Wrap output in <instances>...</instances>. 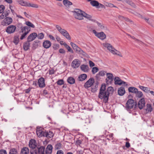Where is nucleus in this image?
I'll return each instance as SVG.
<instances>
[{"label": "nucleus", "instance_id": "nucleus-1", "mask_svg": "<svg viewBox=\"0 0 154 154\" xmlns=\"http://www.w3.org/2000/svg\"><path fill=\"white\" fill-rule=\"evenodd\" d=\"M36 133L38 136L39 137L43 136L48 138L52 137L54 136V134L51 131H44L42 129H40L38 127L37 128Z\"/></svg>", "mask_w": 154, "mask_h": 154}, {"label": "nucleus", "instance_id": "nucleus-2", "mask_svg": "<svg viewBox=\"0 0 154 154\" xmlns=\"http://www.w3.org/2000/svg\"><path fill=\"white\" fill-rule=\"evenodd\" d=\"M103 45L112 54L122 57L121 53L119 51L116 50L110 44L105 43L103 44Z\"/></svg>", "mask_w": 154, "mask_h": 154}, {"label": "nucleus", "instance_id": "nucleus-3", "mask_svg": "<svg viewBox=\"0 0 154 154\" xmlns=\"http://www.w3.org/2000/svg\"><path fill=\"white\" fill-rule=\"evenodd\" d=\"M56 28L57 30L63 36L68 40H70V36L68 32L66 30L62 29L61 27L59 25H56Z\"/></svg>", "mask_w": 154, "mask_h": 154}, {"label": "nucleus", "instance_id": "nucleus-4", "mask_svg": "<svg viewBox=\"0 0 154 154\" xmlns=\"http://www.w3.org/2000/svg\"><path fill=\"white\" fill-rule=\"evenodd\" d=\"M84 11L79 9H75L72 12L73 15L76 19L81 20L83 19V14Z\"/></svg>", "mask_w": 154, "mask_h": 154}, {"label": "nucleus", "instance_id": "nucleus-5", "mask_svg": "<svg viewBox=\"0 0 154 154\" xmlns=\"http://www.w3.org/2000/svg\"><path fill=\"white\" fill-rule=\"evenodd\" d=\"M21 32L23 33L20 37L21 40H23L25 38L26 35L29 32L30 28L27 26L21 27L20 28Z\"/></svg>", "mask_w": 154, "mask_h": 154}, {"label": "nucleus", "instance_id": "nucleus-6", "mask_svg": "<svg viewBox=\"0 0 154 154\" xmlns=\"http://www.w3.org/2000/svg\"><path fill=\"white\" fill-rule=\"evenodd\" d=\"M114 92L113 88L111 86L108 87L105 94L104 102L106 103L107 102L109 94H112Z\"/></svg>", "mask_w": 154, "mask_h": 154}, {"label": "nucleus", "instance_id": "nucleus-7", "mask_svg": "<svg viewBox=\"0 0 154 154\" xmlns=\"http://www.w3.org/2000/svg\"><path fill=\"white\" fill-rule=\"evenodd\" d=\"M45 147L41 146L38 148L37 150L36 149H31L30 151L31 154H44Z\"/></svg>", "mask_w": 154, "mask_h": 154}, {"label": "nucleus", "instance_id": "nucleus-8", "mask_svg": "<svg viewBox=\"0 0 154 154\" xmlns=\"http://www.w3.org/2000/svg\"><path fill=\"white\" fill-rule=\"evenodd\" d=\"M106 85L104 84L102 85L100 90V92L98 95L99 97L101 99H103L104 101V97L106 91Z\"/></svg>", "mask_w": 154, "mask_h": 154}, {"label": "nucleus", "instance_id": "nucleus-9", "mask_svg": "<svg viewBox=\"0 0 154 154\" xmlns=\"http://www.w3.org/2000/svg\"><path fill=\"white\" fill-rule=\"evenodd\" d=\"M135 104L132 99H129L127 101L125 107L127 109H130L133 108Z\"/></svg>", "mask_w": 154, "mask_h": 154}, {"label": "nucleus", "instance_id": "nucleus-10", "mask_svg": "<svg viewBox=\"0 0 154 154\" xmlns=\"http://www.w3.org/2000/svg\"><path fill=\"white\" fill-rule=\"evenodd\" d=\"M90 2L91 5L94 7H95L97 8H103L104 6L100 3H99L97 1L94 0H89Z\"/></svg>", "mask_w": 154, "mask_h": 154}, {"label": "nucleus", "instance_id": "nucleus-11", "mask_svg": "<svg viewBox=\"0 0 154 154\" xmlns=\"http://www.w3.org/2000/svg\"><path fill=\"white\" fill-rule=\"evenodd\" d=\"M93 32L95 34L96 36L101 40L104 39L106 38V35L103 32H97L95 30H93Z\"/></svg>", "mask_w": 154, "mask_h": 154}, {"label": "nucleus", "instance_id": "nucleus-12", "mask_svg": "<svg viewBox=\"0 0 154 154\" xmlns=\"http://www.w3.org/2000/svg\"><path fill=\"white\" fill-rule=\"evenodd\" d=\"M12 19L9 17H7L3 19L2 22V24L3 26H7L10 24L12 22Z\"/></svg>", "mask_w": 154, "mask_h": 154}, {"label": "nucleus", "instance_id": "nucleus-13", "mask_svg": "<svg viewBox=\"0 0 154 154\" xmlns=\"http://www.w3.org/2000/svg\"><path fill=\"white\" fill-rule=\"evenodd\" d=\"M115 84L116 85H123L126 86L127 85V84L125 82L122 81L119 77H116L114 79Z\"/></svg>", "mask_w": 154, "mask_h": 154}, {"label": "nucleus", "instance_id": "nucleus-14", "mask_svg": "<svg viewBox=\"0 0 154 154\" xmlns=\"http://www.w3.org/2000/svg\"><path fill=\"white\" fill-rule=\"evenodd\" d=\"M80 61L78 59H75L72 62L71 66L73 68L76 69L80 66Z\"/></svg>", "mask_w": 154, "mask_h": 154}, {"label": "nucleus", "instance_id": "nucleus-15", "mask_svg": "<svg viewBox=\"0 0 154 154\" xmlns=\"http://www.w3.org/2000/svg\"><path fill=\"white\" fill-rule=\"evenodd\" d=\"M143 110V112L145 114H147L151 112L152 110V108L151 105L150 104H147Z\"/></svg>", "mask_w": 154, "mask_h": 154}, {"label": "nucleus", "instance_id": "nucleus-16", "mask_svg": "<svg viewBox=\"0 0 154 154\" xmlns=\"http://www.w3.org/2000/svg\"><path fill=\"white\" fill-rule=\"evenodd\" d=\"M94 82V80L93 78H91L86 82L84 86L85 88H88L91 87Z\"/></svg>", "mask_w": 154, "mask_h": 154}, {"label": "nucleus", "instance_id": "nucleus-17", "mask_svg": "<svg viewBox=\"0 0 154 154\" xmlns=\"http://www.w3.org/2000/svg\"><path fill=\"white\" fill-rule=\"evenodd\" d=\"M16 29V27L15 26L10 25L7 27L6 31L8 34H11L15 32Z\"/></svg>", "mask_w": 154, "mask_h": 154}, {"label": "nucleus", "instance_id": "nucleus-18", "mask_svg": "<svg viewBox=\"0 0 154 154\" xmlns=\"http://www.w3.org/2000/svg\"><path fill=\"white\" fill-rule=\"evenodd\" d=\"M37 36V34L35 32H33L28 37L27 40L28 42H31L34 40Z\"/></svg>", "mask_w": 154, "mask_h": 154}, {"label": "nucleus", "instance_id": "nucleus-19", "mask_svg": "<svg viewBox=\"0 0 154 154\" xmlns=\"http://www.w3.org/2000/svg\"><path fill=\"white\" fill-rule=\"evenodd\" d=\"M107 79H106V82L111 83L113 81V74L110 73H107L106 74Z\"/></svg>", "mask_w": 154, "mask_h": 154}, {"label": "nucleus", "instance_id": "nucleus-20", "mask_svg": "<svg viewBox=\"0 0 154 154\" xmlns=\"http://www.w3.org/2000/svg\"><path fill=\"white\" fill-rule=\"evenodd\" d=\"M145 104V102L144 98H143L139 101L138 103L139 108L141 109L144 106Z\"/></svg>", "mask_w": 154, "mask_h": 154}, {"label": "nucleus", "instance_id": "nucleus-21", "mask_svg": "<svg viewBox=\"0 0 154 154\" xmlns=\"http://www.w3.org/2000/svg\"><path fill=\"white\" fill-rule=\"evenodd\" d=\"M29 147L32 149H34L36 146V143L35 140L34 139H31L29 142Z\"/></svg>", "mask_w": 154, "mask_h": 154}, {"label": "nucleus", "instance_id": "nucleus-22", "mask_svg": "<svg viewBox=\"0 0 154 154\" xmlns=\"http://www.w3.org/2000/svg\"><path fill=\"white\" fill-rule=\"evenodd\" d=\"M38 83L40 88H43L45 86V79L42 77L40 78L38 80Z\"/></svg>", "mask_w": 154, "mask_h": 154}, {"label": "nucleus", "instance_id": "nucleus-23", "mask_svg": "<svg viewBox=\"0 0 154 154\" xmlns=\"http://www.w3.org/2000/svg\"><path fill=\"white\" fill-rule=\"evenodd\" d=\"M81 69L84 72H88L89 70V68L88 65L83 64L80 66Z\"/></svg>", "mask_w": 154, "mask_h": 154}, {"label": "nucleus", "instance_id": "nucleus-24", "mask_svg": "<svg viewBox=\"0 0 154 154\" xmlns=\"http://www.w3.org/2000/svg\"><path fill=\"white\" fill-rule=\"evenodd\" d=\"M70 45L73 49L75 50V51L77 53H78L81 49L78 46L72 42H71L70 43Z\"/></svg>", "mask_w": 154, "mask_h": 154}, {"label": "nucleus", "instance_id": "nucleus-25", "mask_svg": "<svg viewBox=\"0 0 154 154\" xmlns=\"http://www.w3.org/2000/svg\"><path fill=\"white\" fill-rule=\"evenodd\" d=\"M51 42L48 40H45L43 43V46L46 48H49L51 46Z\"/></svg>", "mask_w": 154, "mask_h": 154}, {"label": "nucleus", "instance_id": "nucleus-26", "mask_svg": "<svg viewBox=\"0 0 154 154\" xmlns=\"http://www.w3.org/2000/svg\"><path fill=\"white\" fill-rule=\"evenodd\" d=\"M125 92V88L123 87H121L119 88L118 91V94L120 96L123 95Z\"/></svg>", "mask_w": 154, "mask_h": 154}, {"label": "nucleus", "instance_id": "nucleus-27", "mask_svg": "<svg viewBox=\"0 0 154 154\" xmlns=\"http://www.w3.org/2000/svg\"><path fill=\"white\" fill-rule=\"evenodd\" d=\"M87 77V75L85 74H83L80 75L78 79L79 81H82L85 80Z\"/></svg>", "mask_w": 154, "mask_h": 154}, {"label": "nucleus", "instance_id": "nucleus-28", "mask_svg": "<svg viewBox=\"0 0 154 154\" xmlns=\"http://www.w3.org/2000/svg\"><path fill=\"white\" fill-rule=\"evenodd\" d=\"M29 42H28V41L27 40L26 42L24 43L23 48L25 50L27 51L29 49L30 46Z\"/></svg>", "mask_w": 154, "mask_h": 154}, {"label": "nucleus", "instance_id": "nucleus-29", "mask_svg": "<svg viewBox=\"0 0 154 154\" xmlns=\"http://www.w3.org/2000/svg\"><path fill=\"white\" fill-rule=\"evenodd\" d=\"M29 150L28 148L23 147L21 150L20 154H29Z\"/></svg>", "mask_w": 154, "mask_h": 154}, {"label": "nucleus", "instance_id": "nucleus-30", "mask_svg": "<svg viewBox=\"0 0 154 154\" xmlns=\"http://www.w3.org/2000/svg\"><path fill=\"white\" fill-rule=\"evenodd\" d=\"M26 6L29 7H32L34 8H38V6L37 4L34 3H31L27 2Z\"/></svg>", "mask_w": 154, "mask_h": 154}, {"label": "nucleus", "instance_id": "nucleus-31", "mask_svg": "<svg viewBox=\"0 0 154 154\" xmlns=\"http://www.w3.org/2000/svg\"><path fill=\"white\" fill-rule=\"evenodd\" d=\"M129 92H131L133 93H136L137 91V89L133 87H130L128 88Z\"/></svg>", "mask_w": 154, "mask_h": 154}, {"label": "nucleus", "instance_id": "nucleus-32", "mask_svg": "<svg viewBox=\"0 0 154 154\" xmlns=\"http://www.w3.org/2000/svg\"><path fill=\"white\" fill-rule=\"evenodd\" d=\"M139 87L141 90H142L146 93H148V92L150 91L149 88L144 87L141 85L139 86Z\"/></svg>", "mask_w": 154, "mask_h": 154}, {"label": "nucleus", "instance_id": "nucleus-33", "mask_svg": "<svg viewBox=\"0 0 154 154\" xmlns=\"http://www.w3.org/2000/svg\"><path fill=\"white\" fill-rule=\"evenodd\" d=\"M53 147L52 145H48L46 149V153H51L52 152Z\"/></svg>", "mask_w": 154, "mask_h": 154}, {"label": "nucleus", "instance_id": "nucleus-34", "mask_svg": "<svg viewBox=\"0 0 154 154\" xmlns=\"http://www.w3.org/2000/svg\"><path fill=\"white\" fill-rule=\"evenodd\" d=\"M67 82L70 84H72L75 82V79L72 77H69L67 79Z\"/></svg>", "mask_w": 154, "mask_h": 154}, {"label": "nucleus", "instance_id": "nucleus-35", "mask_svg": "<svg viewBox=\"0 0 154 154\" xmlns=\"http://www.w3.org/2000/svg\"><path fill=\"white\" fill-rule=\"evenodd\" d=\"M63 4L66 7L72 5V3L68 0H63Z\"/></svg>", "mask_w": 154, "mask_h": 154}, {"label": "nucleus", "instance_id": "nucleus-36", "mask_svg": "<svg viewBox=\"0 0 154 154\" xmlns=\"http://www.w3.org/2000/svg\"><path fill=\"white\" fill-rule=\"evenodd\" d=\"M83 17H85V18L89 20H91L92 18V16L91 15L87 14L84 12H83Z\"/></svg>", "mask_w": 154, "mask_h": 154}, {"label": "nucleus", "instance_id": "nucleus-37", "mask_svg": "<svg viewBox=\"0 0 154 154\" xmlns=\"http://www.w3.org/2000/svg\"><path fill=\"white\" fill-rule=\"evenodd\" d=\"M16 1L22 6H26L27 3L26 2H24L23 0H16Z\"/></svg>", "mask_w": 154, "mask_h": 154}, {"label": "nucleus", "instance_id": "nucleus-38", "mask_svg": "<svg viewBox=\"0 0 154 154\" xmlns=\"http://www.w3.org/2000/svg\"><path fill=\"white\" fill-rule=\"evenodd\" d=\"M19 41V38L17 36H14V37L13 42L16 45H17Z\"/></svg>", "mask_w": 154, "mask_h": 154}, {"label": "nucleus", "instance_id": "nucleus-39", "mask_svg": "<svg viewBox=\"0 0 154 154\" xmlns=\"http://www.w3.org/2000/svg\"><path fill=\"white\" fill-rule=\"evenodd\" d=\"M106 74V72L103 70H101L98 73L97 75V76H104Z\"/></svg>", "mask_w": 154, "mask_h": 154}, {"label": "nucleus", "instance_id": "nucleus-40", "mask_svg": "<svg viewBox=\"0 0 154 154\" xmlns=\"http://www.w3.org/2000/svg\"><path fill=\"white\" fill-rule=\"evenodd\" d=\"M63 45L65 46V47L67 49L68 51L72 53H73V51L70 47L66 43H64Z\"/></svg>", "mask_w": 154, "mask_h": 154}, {"label": "nucleus", "instance_id": "nucleus-41", "mask_svg": "<svg viewBox=\"0 0 154 154\" xmlns=\"http://www.w3.org/2000/svg\"><path fill=\"white\" fill-rule=\"evenodd\" d=\"M99 71V69L97 67H94L92 69L91 72L93 74H94Z\"/></svg>", "mask_w": 154, "mask_h": 154}, {"label": "nucleus", "instance_id": "nucleus-42", "mask_svg": "<svg viewBox=\"0 0 154 154\" xmlns=\"http://www.w3.org/2000/svg\"><path fill=\"white\" fill-rule=\"evenodd\" d=\"M9 154H17V152L16 149L14 148L11 149L10 150Z\"/></svg>", "mask_w": 154, "mask_h": 154}, {"label": "nucleus", "instance_id": "nucleus-43", "mask_svg": "<svg viewBox=\"0 0 154 154\" xmlns=\"http://www.w3.org/2000/svg\"><path fill=\"white\" fill-rule=\"evenodd\" d=\"M25 24L27 26L31 27L32 28H34L35 27V26L33 24L29 21H27L26 22Z\"/></svg>", "mask_w": 154, "mask_h": 154}, {"label": "nucleus", "instance_id": "nucleus-44", "mask_svg": "<svg viewBox=\"0 0 154 154\" xmlns=\"http://www.w3.org/2000/svg\"><path fill=\"white\" fill-rule=\"evenodd\" d=\"M37 38L38 39H42L44 37V35L42 33H41L37 35Z\"/></svg>", "mask_w": 154, "mask_h": 154}, {"label": "nucleus", "instance_id": "nucleus-45", "mask_svg": "<svg viewBox=\"0 0 154 154\" xmlns=\"http://www.w3.org/2000/svg\"><path fill=\"white\" fill-rule=\"evenodd\" d=\"M78 54H81L84 57H86L87 55V54L81 49H80Z\"/></svg>", "mask_w": 154, "mask_h": 154}, {"label": "nucleus", "instance_id": "nucleus-46", "mask_svg": "<svg viewBox=\"0 0 154 154\" xmlns=\"http://www.w3.org/2000/svg\"><path fill=\"white\" fill-rule=\"evenodd\" d=\"M136 94L137 96L139 98L141 97L143 95L142 93L140 91H138V90Z\"/></svg>", "mask_w": 154, "mask_h": 154}, {"label": "nucleus", "instance_id": "nucleus-47", "mask_svg": "<svg viewBox=\"0 0 154 154\" xmlns=\"http://www.w3.org/2000/svg\"><path fill=\"white\" fill-rule=\"evenodd\" d=\"M61 144L60 143H57L55 146V148L57 149L61 148Z\"/></svg>", "mask_w": 154, "mask_h": 154}, {"label": "nucleus", "instance_id": "nucleus-48", "mask_svg": "<svg viewBox=\"0 0 154 154\" xmlns=\"http://www.w3.org/2000/svg\"><path fill=\"white\" fill-rule=\"evenodd\" d=\"M5 9V7L3 5H0V14L2 13Z\"/></svg>", "mask_w": 154, "mask_h": 154}, {"label": "nucleus", "instance_id": "nucleus-49", "mask_svg": "<svg viewBox=\"0 0 154 154\" xmlns=\"http://www.w3.org/2000/svg\"><path fill=\"white\" fill-rule=\"evenodd\" d=\"M57 84L59 85H62L64 84L63 81L62 79L60 80L57 82Z\"/></svg>", "mask_w": 154, "mask_h": 154}, {"label": "nucleus", "instance_id": "nucleus-50", "mask_svg": "<svg viewBox=\"0 0 154 154\" xmlns=\"http://www.w3.org/2000/svg\"><path fill=\"white\" fill-rule=\"evenodd\" d=\"M127 35L130 36L131 38L132 39H134L135 41H136V42H139V43H140V42H141L140 41H139L138 39L134 37V36H131V35H130L129 34H127Z\"/></svg>", "mask_w": 154, "mask_h": 154}, {"label": "nucleus", "instance_id": "nucleus-51", "mask_svg": "<svg viewBox=\"0 0 154 154\" xmlns=\"http://www.w3.org/2000/svg\"><path fill=\"white\" fill-rule=\"evenodd\" d=\"M89 65L90 67H92L95 66L94 63L91 61L89 60Z\"/></svg>", "mask_w": 154, "mask_h": 154}, {"label": "nucleus", "instance_id": "nucleus-52", "mask_svg": "<svg viewBox=\"0 0 154 154\" xmlns=\"http://www.w3.org/2000/svg\"><path fill=\"white\" fill-rule=\"evenodd\" d=\"M98 26L100 27V28L102 29H103L104 27L103 25H102L100 23L97 22Z\"/></svg>", "mask_w": 154, "mask_h": 154}, {"label": "nucleus", "instance_id": "nucleus-53", "mask_svg": "<svg viewBox=\"0 0 154 154\" xmlns=\"http://www.w3.org/2000/svg\"><path fill=\"white\" fill-rule=\"evenodd\" d=\"M0 154H7V153L5 150L2 149L0 151Z\"/></svg>", "mask_w": 154, "mask_h": 154}, {"label": "nucleus", "instance_id": "nucleus-54", "mask_svg": "<svg viewBox=\"0 0 154 154\" xmlns=\"http://www.w3.org/2000/svg\"><path fill=\"white\" fill-rule=\"evenodd\" d=\"M59 52L61 54H65V51L62 48L59 49Z\"/></svg>", "mask_w": 154, "mask_h": 154}, {"label": "nucleus", "instance_id": "nucleus-55", "mask_svg": "<svg viewBox=\"0 0 154 154\" xmlns=\"http://www.w3.org/2000/svg\"><path fill=\"white\" fill-rule=\"evenodd\" d=\"M107 6L111 8L116 7L114 6L113 4L110 3H108Z\"/></svg>", "mask_w": 154, "mask_h": 154}, {"label": "nucleus", "instance_id": "nucleus-56", "mask_svg": "<svg viewBox=\"0 0 154 154\" xmlns=\"http://www.w3.org/2000/svg\"><path fill=\"white\" fill-rule=\"evenodd\" d=\"M57 154H63V152L62 150H60L57 151Z\"/></svg>", "mask_w": 154, "mask_h": 154}, {"label": "nucleus", "instance_id": "nucleus-57", "mask_svg": "<svg viewBox=\"0 0 154 154\" xmlns=\"http://www.w3.org/2000/svg\"><path fill=\"white\" fill-rule=\"evenodd\" d=\"M49 37L51 39L54 40H55V38H54L51 35H48Z\"/></svg>", "mask_w": 154, "mask_h": 154}, {"label": "nucleus", "instance_id": "nucleus-58", "mask_svg": "<svg viewBox=\"0 0 154 154\" xmlns=\"http://www.w3.org/2000/svg\"><path fill=\"white\" fill-rule=\"evenodd\" d=\"M130 143L128 142H127L125 144V146L127 148H129L130 147Z\"/></svg>", "mask_w": 154, "mask_h": 154}, {"label": "nucleus", "instance_id": "nucleus-59", "mask_svg": "<svg viewBox=\"0 0 154 154\" xmlns=\"http://www.w3.org/2000/svg\"><path fill=\"white\" fill-rule=\"evenodd\" d=\"M5 17V14L3 13L0 16V18L1 19H3Z\"/></svg>", "mask_w": 154, "mask_h": 154}, {"label": "nucleus", "instance_id": "nucleus-60", "mask_svg": "<svg viewBox=\"0 0 154 154\" xmlns=\"http://www.w3.org/2000/svg\"><path fill=\"white\" fill-rule=\"evenodd\" d=\"M55 37L57 41L59 42L61 38L59 36L56 35Z\"/></svg>", "mask_w": 154, "mask_h": 154}, {"label": "nucleus", "instance_id": "nucleus-61", "mask_svg": "<svg viewBox=\"0 0 154 154\" xmlns=\"http://www.w3.org/2000/svg\"><path fill=\"white\" fill-rule=\"evenodd\" d=\"M118 17L119 19L122 20H124L125 18V17L122 16H119Z\"/></svg>", "mask_w": 154, "mask_h": 154}, {"label": "nucleus", "instance_id": "nucleus-62", "mask_svg": "<svg viewBox=\"0 0 154 154\" xmlns=\"http://www.w3.org/2000/svg\"><path fill=\"white\" fill-rule=\"evenodd\" d=\"M6 2L9 3L11 4L12 2V0H4Z\"/></svg>", "mask_w": 154, "mask_h": 154}, {"label": "nucleus", "instance_id": "nucleus-63", "mask_svg": "<svg viewBox=\"0 0 154 154\" xmlns=\"http://www.w3.org/2000/svg\"><path fill=\"white\" fill-rule=\"evenodd\" d=\"M54 73V70L51 69L49 71V73L50 74H53Z\"/></svg>", "mask_w": 154, "mask_h": 154}, {"label": "nucleus", "instance_id": "nucleus-64", "mask_svg": "<svg viewBox=\"0 0 154 154\" xmlns=\"http://www.w3.org/2000/svg\"><path fill=\"white\" fill-rule=\"evenodd\" d=\"M4 13L5 14V16L6 17L8 16L9 14V12L8 11H5Z\"/></svg>", "mask_w": 154, "mask_h": 154}]
</instances>
